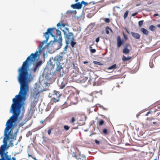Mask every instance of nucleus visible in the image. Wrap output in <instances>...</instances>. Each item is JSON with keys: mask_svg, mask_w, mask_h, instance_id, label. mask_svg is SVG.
Instances as JSON below:
<instances>
[{"mask_svg": "<svg viewBox=\"0 0 160 160\" xmlns=\"http://www.w3.org/2000/svg\"><path fill=\"white\" fill-rule=\"evenodd\" d=\"M49 65L52 67V68H54V65L53 64L52 62H50Z\"/></svg>", "mask_w": 160, "mask_h": 160, "instance_id": "obj_40", "label": "nucleus"}, {"mask_svg": "<svg viewBox=\"0 0 160 160\" xmlns=\"http://www.w3.org/2000/svg\"><path fill=\"white\" fill-rule=\"evenodd\" d=\"M104 21L106 23H109L110 22V19L109 18H105L104 19Z\"/></svg>", "mask_w": 160, "mask_h": 160, "instance_id": "obj_34", "label": "nucleus"}, {"mask_svg": "<svg viewBox=\"0 0 160 160\" xmlns=\"http://www.w3.org/2000/svg\"><path fill=\"white\" fill-rule=\"evenodd\" d=\"M128 46V44H126V47L124 48L123 50V52L124 53L127 54L128 53L130 52L129 50L127 48Z\"/></svg>", "mask_w": 160, "mask_h": 160, "instance_id": "obj_15", "label": "nucleus"}, {"mask_svg": "<svg viewBox=\"0 0 160 160\" xmlns=\"http://www.w3.org/2000/svg\"><path fill=\"white\" fill-rule=\"evenodd\" d=\"M10 145L12 146H13V143H12V142H10Z\"/></svg>", "mask_w": 160, "mask_h": 160, "instance_id": "obj_54", "label": "nucleus"}, {"mask_svg": "<svg viewBox=\"0 0 160 160\" xmlns=\"http://www.w3.org/2000/svg\"><path fill=\"white\" fill-rule=\"evenodd\" d=\"M7 146L2 145L0 148V155L1 158L0 160H16L15 157H11V155H8V152H5V151Z\"/></svg>", "mask_w": 160, "mask_h": 160, "instance_id": "obj_3", "label": "nucleus"}, {"mask_svg": "<svg viewBox=\"0 0 160 160\" xmlns=\"http://www.w3.org/2000/svg\"><path fill=\"white\" fill-rule=\"evenodd\" d=\"M81 3V5H82V4H83L85 5H86V4H88V3L86 2H85L84 1H82L81 2H80Z\"/></svg>", "mask_w": 160, "mask_h": 160, "instance_id": "obj_38", "label": "nucleus"}, {"mask_svg": "<svg viewBox=\"0 0 160 160\" xmlns=\"http://www.w3.org/2000/svg\"><path fill=\"white\" fill-rule=\"evenodd\" d=\"M54 42V41L52 42V41L51 42H49V43L48 44H50L51 43V42H52V43H53Z\"/></svg>", "mask_w": 160, "mask_h": 160, "instance_id": "obj_60", "label": "nucleus"}, {"mask_svg": "<svg viewBox=\"0 0 160 160\" xmlns=\"http://www.w3.org/2000/svg\"><path fill=\"white\" fill-rule=\"evenodd\" d=\"M57 67L55 70L56 72H60L61 69H62V67L60 63H56Z\"/></svg>", "mask_w": 160, "mask_h": 160, "instance_id": "obj_14", "label": "nucleus"}, {"mask_svg": "<svg viewBox=\"0 0 160 160\" xmlns=\"http://www.w3.org/2000/svg\"><path fill=\"white\" fill-rule=\"evenodd\" d=\"M141 31L143 32V33L146 35H147L148 33V31L146 29L143 28H142L141 29Z\"/></svg>", "mask_w": 160, "mask_h": 160, "instance_id": "obj_20", "label": "nucleus"}, {"mask_svg": "<svg viewBox=\"0 0 160 160\" xmlns=\"http://www.w3.org/2000/svg\"><path fill=\"white\" fill-rule=\"evenodd\" d=\"M55 29L54 28H48L46 32L44 34V36L46 40L43 41L40 43L39 46L40 48L38 51H36L35 53H32L30 56L27 58L25 61L23 63L21 67L18 70L19 73L18 77V81L20 84V93H22L24 95H27L29 90L28 81L29 79L28 69L30 64L34 62L38 56V53H41V48H42L44 43H46L49 38V34L52 37L54 36L52 32Z\"/></svg>", "mask_w": 160, "mask_h": 160, "instance_id": "obj_1", "label": "nucleus"}, {"mask_svg": "<svg viewBox=\"0 0 160 160\" xmlns=\"http://www.w3.org/2000/svg\"><path fill=\"white\" fill-rule=\"evenodd\" d=\"M101 91V90H99L98 91H95L96 93H98L100 92Z\"/></svg>", "mask_w": 160, "mask_h": 160, "instance_id": "obj_50", "label": "nucleus"}, {"mask_svg": "<svg viewBox=\"0 0 160 160\" xmlns=\"http://www.w3.org/2000/svg\"><path fill=\"white\" fill-rule=\"evenodd\" d=\"M143 20H141L138 22V25L139 27H141L143 24Z\"/></svg>", "mask_w": 160, "mask_h": 160, "instance_id": "obj_32", "label": "nucleus"}, {"mask_svg": "<svg viewBox=\"0 0 160 160\" xmlns=\"http://www.w3.org/2000/svg\"><path fill=\"white\" fill-rule=\"evenodd\" d=\"M56 31L57 37L58 39H57L56 40L55 38H54V41L56 42L57 43V44L58 45V47L56 49H58L61 48L62 45V38L61 36V32L58 29H56Z\"/></svg>", "mask_w": 160, "mask_h": 160, "instance_id": "obj_4", "label": "nucleus"}, {"mask_svg": "<svg viewBox=\"0 0 160 160\" xmlns=\"http://www.w3.org/2000/svg\"><path fill=\"white\" fill-rule=\"evenodd\" d=\"M131 34L132 37L135 38L137 39H139L140 38L141 36L138 33L131 32Z\"/></svg>", "mask_w": 160, "mask_h": 160, "instance_id": "obj_13", "label": "nucleus"}, {"mask_svg": "<svg viewBox=\"0 0 160 160\" xmlns=\"http://www.w3.org/2000/svg\"><path fill=\"white\" fill-rule=\"evenodd\" d=\"M151 112V111H148L147 112V113L145 114L146 116H148L149 114H150Z\"/></svg>", "mask_w": 160, "mask_h": 160, "instance_id": "obj_46", "label": "nucleus"}, {"mask_svg": "<svg viewBox=\"0 0 160 160\" xmlns=\"http://www.w3.org/2000/svg\"><path fill=\"white\" fill-rule=\"evenodd\" d=\"M158 16V13H155L153 15V17H155Z\"/></svg>", "mask_w": 160, "mask_h": 160, "instance_id": "obj_49", "label": "nucleus"}, {"mask_svg": "<svg viewBox=\"0 0 160 160\" xmlns=\"http://www.w3.org/2000/svg\"><path fill=\"white\" fill-rule=\"evenodd\" d=\"M98 107H99L100 108H102L104 110H107V108H104L103 106L102 105H101L99 104H98Z\"/></svg>", "mask_w": 160, "mask_h": 160, "instance_id": "obj_36", "label": "nucleus"}, {"mask_svg": "<svg viewBox=\"0 0 160 160\" xmlns=\"http://www.w3.org/2000/svg\"><path fill=\"white\" fill-rule=\"evenodd\" d=\"M117 8H120V7H118Z\"/></svg>", "mask_w": 160, "mask_h": 160, "instance_id": "obj_63", "label": "nucleus"}, {"mask_svg": "<svg viewBox=\"0 0 160 160\" xmlns=\"http://www.w3.org/2000/svg\"><path fill=\"white\" fill-rule=\"evenodd\" d=\"M28 156L29 157H31L32 158V157H33L32 155H30L29 154H28Z\"/></svg>", "mask_w": 160, "mask_h": 160, "instance_id": "obj_51", "label": "nucleus"}, {"mask_svg": "<svg viewBox=\"0 0 160 160\" xmlns=\"http://www.w3.org/2000/svg\"><path fill=\"white\" fill-rule=\"evenodd\" d=\"M65 87V85H61L60 86V89H63V88Z\"/></svg>", "mask_w": 160, "mask_h": 160, "instance_id": "obj_42", "label": "nucleus"}, {"mask_svg": "<svg viewBox=\"0 0 160 160\" xmlns=\"http://www.w3.org/2000/svg\"><path fill=\"white\" fill-rule=\"evenodd\" d=\"M64 34L66 44H68L70 41L74 39L73 34L72 32H68V34H66V32H64Z\"/></svg>", "mask_w": 160, "mask_h": 160, "instance_id": "obj_5", "label": "nucleus"}, {"mask_svg": "<svg viewBox=\"0 0 160 160\" xmlns=\"http://www.w3.org/2000/svg\"><path fill=\"white\" fill-rule=\"evenodd\" d=\"M88 78L86 77H83L81 78L80 82L81 83L85 82L88 79Z\"/></svg>", "mask_w": 160, "mask_h": 160, "instance_id": "obj_18", "label": "nucleus"}, {"mask_svg": "<svg viewBox=\"0 0 160 160\" xmlns=\"http://www.w3.org/2000/svg\"><path fill=\"white\" fill-rule=\"evenodd\" d=\"M149 29L151 31H154L156 30V27L153 25H150L149 27Z\"/></svg>", "mask_w": 160, "mask_h": 160, "instance_id": "obj_21", "label": "nucleus"}, {"mask_svg": "<svg viewBox=\"0 0 160 160\" xmlns=\"http://www.w3.org/2000/svg\"><path fill=\"white\" fill-rule=\"evenodd\" d=\"M72 157L75 158L77 160H86V157L83 154H81L79 153L78 155H77L76 153L74 152L71 153Z\"/></svg>", "mask_w": 160, "mask_h": 160, "instance_id": "obj_6", "label": "nucleus"}, {"mask_svg": "<svg viewBox=\"0 0 160 160\" xmlns=\"http://www.w3.org/2000/svg\"><path fill=\"white\" fill-rule=\"evenodd\" d=\"M152 123L153 124H157V123L156 122H153Z\"/></svg>", "mask_w": 160, "mask_h": 160, "instance_id": "obj_58", "label": "nucleus"}, {"mask_svg": "<svg viewBox=\"0 0 160 160\" xmlns=\"http://www.w3.org/2000/svg\"><path fill=\"white\" fill-rule=\"evenodd\" d=\"M63 21L62 20H61L60 21V22H58L57 25V26L58 27H60V26H62L63 27H64L66 24L63 22Z\"/></svg>", "mask_w": 160, "mask_h": 160, "instance_id": "obj_17", "label": "nucleus"}, {"mask_svg": "<svg viewBox=\"0 0 160 160\" xmlns=\"http://www.w3.org/2000/svg\"><path fill=\"white\" fill-rule=\"evenodd\" d=\"M95 142L96 143V144H98V145L99 144H100V142L99 141H98L97 140V139H95Z\"/></svg>", "mask_w": 160, "mask_h": 160, "instance_id": "obj_41", "label": "nucleus"}, {"mask_svg": "<svg viewBox=\"0 0 160 160\" xmlns=\"http://www.w3.org/2000/svg\"><path fill=\"white\" fill-rule=\"evenodd\" d=\"M117 67L116 64H114L112 65L111 66H110V67L108 68H106V69L107 70H114L117 68Z\"/></svg>", "mask_w": 160, "mask_h": 160, "instance_id": "obj_16", "label": "nucleus"}, {"mask_svg": "<svg viewBox=\"0 0 160 160\" xmlns=\"http://www.w3.org/2000/svg\"><path fill=\"white\" fill-rule=\"evenodd\" d=\"M24 123H23V122H22L19 123V125L20 126H22L23 125H24Z\"/></svg>", "mask_w": 160, "mask_h": 160, "instance_id": "obj_45", "label": "nucleus"}, {"mask_svg": "<svg viewBox=\"0 0 160 160\" xmlns=\"http://www.w3.org/2000/svg\"><path fill=\"white\" fill-rule=\"evenodd\" d=\"M78 1V0H75V2H77Z\"/></svg>", "mask_w": 160, "mask_h": 160, "instance_id": "obj_61", "label": "nucleus"}, {"mask_svg": "<svg viewBox=\"0 0 160 160\" xmlns=\"http://www.w3.org/2000/svg\"><path fill=\"white\" fill-rule=\"evenodd\" d=\"M43 141L45 142H47L49 140L48 138L47 137H43Z\"/></svg>", "mask_w": 160, "mask_h": 160, "instance_id": "obj_37", "label": "nucleus"}, {"mask_svg": "<svg viewBox=\"0 0 160 160\" xmlns=\"http://www.w3.org/2000/svg\"><path fill=\"white\" fill-rule=\"evenodd\" d=\"M26 96L21 93H20L19 92V94L12 99L10 112L13 113V115L7 121L4 131L3 142L4 143L3 145L5 146H7L8 140L16 139V134L18 130L15 132L16 135H13L11 131L14 128L13 123L17 122L20 114L21 108L23 105V101L25 100Z\"/></svg>", "mask_w": 160, "mask_h": 160, "instance_id": "obj_2", "label": "nucleus"}, {"mask_svg": "<svg viewBox=\"0 0 160 160\" xmlns=\"http://www.w3.org/2000/svg\"><path fill=\"white\" fill-rule=\"evenodd\" d=\"M68 44H67V45H66V46L64 47V51H66L67 49V48L68 47Z\"/></svg>", "mask_w": 160, "mask_h": 160, "instance_id": "obj_47", "label": "nucleus"}, {"mask_svg": "<svg viewBox=\"0 0 160 160\" xmlns=\"http://www.w3.org/2000/svg\"><path fill=\"white\" fill-rule=\"evenodd\" d=\"M45 121V120H44L43 121L42 120L41 121H40V123H42V124L43 123V122H44V121Z\"/></svg>", "mask_w": 160, "mask_h": 160, "instance_id": "obj_53", "label": "nucleus"}, {"mask_svg": "<svg viewBox=\"0 0 160 160\" xmlns=\"http://www.w3.org/2000/svg\"><path fill=\"white\" fill-rule=\"evenodd\" d=\"M153 160H157V159L156 158V159H154Z\"/></svg>", "mask_w": 160, "mask_h": 160, "instance_id": "obj_64", "label": "nucleus"}, {"mask_svg": "<svg viewBox=\"0 0 160 160\" xmlns=\"http://www.w3.org/2000/svg\"><path fill=\"white\" fill-rule=\"evenodd\" d=\"M90 48H91L90 51L92 53H95L96 52V50L95 49H92L91 46L90 47Z\"/></svg>", "mask_w": 160, "mask_h": 160, "instance_id": "obj_27", "label": "nucleus"}, {"mask_svg": "<svg viewBox=\"0 0 160 160\" xmlns=\"http://www.w3.org/2000/svg\"><path fill=\"white\" fill-rule=\"evenodd\" d=\"M66 30H67V31H69V29H68V28H66Z\"/></svg>", "mask_w": 160, "mask_h": 160, "instance_id": "obj_59", "label": "nucleus"}, {"mask_svg": "<svg viewBox=\"0 0 160 160\" xmlns=\"http://www.w3.org/2000/svg\"><path fill=\"white\" fill-rule=\"evenodd\" d=\"M138 13V12H135L134 13H133L132 14V16L133 17H134V16H136V15H137Z\"/></svg>", "mask_w": 160, "mask_h": 160, "instance_id": "obj_44", "label": "nucleus"}, {"mask_svg": "<svg viewBox=\"0 0 160 160\" xmlns=\"http://www.w3.org/2000/svg\"><path fill=\"white\" fill-rule=\"evenodd\" d=\"M72 87L71 86H68L66 87L64 89V92L66 94H69L71 93L72 92Z\"/></svg>", "mask_w": 160, "mask_h": 160, "instance_id": "obj_11", "label": "nucleus"}, {"mask_svg": "<svg viewBox=\"0 0 160 160\" xmlns=\"http://www.w3.org/2000/svg\"><path fill=\"white\" fill-rule=\"evenodd\" d=\"M73 149V148L71 149V152H72V150Z\"/></svg>", "mask_w": 160, "mask_h": 160, "instance_id": "obj_62", "label": "nucleus"}, {"mask_svg": "<svg viewBox=\"0 0 160 160\" xmlns=\"http://www.w3.org/2000/svg\"><path fill=\"white\" fill-rule=\"evenodd\" d=\"M32 158L33 159H34L35 160H37V159H36V158L35 157H33Z\"/></svg>", "mask_w": 160, "mask_h": 160, "instance_id": "obj_56", "label": "nucleus"}, {"mask_svg": "<svg viewBox=\"0 0 160 160\" xmlns=\"http://www.w3.org/2000/svg\"><path fill=\"white\" fill-rule=\"evenodd\" d=\"M108 29L110 30L111 31H112V29L108 27H107L106 28V34H109V31H108Z\"/></svg>", "mask_w": 160, "mask_h": 160, "instance_id": "obj_25", "label": "nucleus"}, {"mask_svg": "<svg viewBox=\"0 0 160 160\" xmlns=\"http://www.w3.org/2000/svg\"><path fill=\"white\" fill-rule=\"evenodd\" d=\"M42 64V61H40L38 62L36 65L35 67H36L38 68Z\"/></svg>", "mask_w": 160, "mask_h": 160, "instance_id": "obj_22", "label": "nucleus"}, {"mask_svg": "<svg viewBox=\"0 0 160 160\" xmlns=\"http://www.w3.org/2000/svg\"><path fill=\"white\" fill-rule=\"evenodd\" d=\"M131 58H132L131 57H126L123 55L122 57V60L123 61H127L130 60Z\"/></svg>", "mask_w": 160, "mask_h": 160, "instance_id": "obj_19", "label": "nucleus"}, {"mask_svg": "<svg viewBox=\"0 0 160 160\" xmlns=\"http://www.w3.org/2000/svg\"><path fill=\"white\" fill-rule=\"evenodd\" d=\"M93 63L96 65H102V64L100 62H97V61H93Z\"/></svg>", "mask_w": 160, "mask_h": 160, "instance_id": "obj_30", "label": "nucleus"}, {"mask_svg": "<svg viewBox=\"0 0 160 160\" xmlns=\"http://www.w3.org/2000/svg\"><path fill=\"white\" fill-rule=\"evenodd\" d=\"M75 118L74 117H72L71 121H70L71 123H73L75 121Z\"/></svg>", "mask_w": 160, "mask_h": 160, "instance_id": "obj_39", "label": "nucleus"}, {"mask_svg": "<svg viewBox=\"0 0 160 160\" xmlns=\"http://www.w3.org/2000/svg\"><path fill=\"white\" fill-rule=\"evenodd\" d=\"M117 47L118 48H119L120 46L123 44V40H121V38L119 36H118L117 37Z\"/></svg>", "mask_w": 160, "mask_h": 160, "instance_id": "obj_12", "label": "nucleus"}, {"mask_svg": "<svg viewBox=\"0 0 160 160\" xmlns=\"http://www.w3.org/2000/svg\"><path fill=\"white\" fill-rule=\"evenodd\" d=\"M71 6L73 9H79L82 8V5H81L80 2H78L75 4H72Z\"/></svg>", "mask_w": 160, "mask_h": 160, "instance_id": "obj_10", "label": "nucleus"}, {"mask_svg": "<svg viewBox=\"0 0 160 160\" xmlns=\"http://www.w3.org/2000/svg\"><path fill=\"white\" fill-rule=\"evenodd\" d=\"M157 26L158 28H160V24L157 25Z\"/></svg>", "mask_w": 160, "mask_h": 160, "instance_id": "obj_52", "label": "nucleus"}, {"mask_svg": "<svg viewBox=\"0 0 160 160\" xmlns=\"http://www.w3.org/2000/svg\"><path fill=\"white\" fill-rule=\"evenodd\" d=\"M99 40V37L97 38L96 39V42H98Z\"/></svg>", "mask_w": 160, "mask_h": 160, "instance_id": "obj_48", "label": "nucleus"}, {"mask_svg": "<svg viewBox=\"0 0 160 160\" xmlns=\"http://www.w3.org/2000/svg\"><path fill=\"white\" fill-rule=\"evenodd\" d=\"M64 129L66 131H68L70 128V127L68 125H65L64 126Z\"/></svg>", "mask_w": 160, "mask_h": 160, "instance_id": "obj_31", "label": "nucleus"}, {"mask_svg": "<svg viewBox=\"0 0 160 160\" xmlns=\"http://www.w3.org/2000/svg\"><path fill=\"white\" fill-rule=\"evenodd\" d=\"M73 40H72L71 41V45L72 48H73L75 46V45L76 44V42H73L72 41Z\"/></svg>", "mask_w": 160, "mask_h": 160, "instance_id": "obj_29", "label": "nucleus"}, {"mask_svg": "<svg viewBox=\"0 0 160 160\" xmlns=\"http://www.w3.org/2000/svg\"><path fill=\"white\" fill-rule=\"evenodd\" d=\"M123 36L124 37V38L125 40H127L128 39V38L127 37V36L125 35L124 33H123Z\"/></svg>", "mask_w": 160, "mask_h": 160, "instance_id": "obj_43", "label": "nucleus"}, {"mask_svg": "<svg viewBox=\"0 0 160 160\" xmlns=\"http://www.w3.org/2000/svg\"><path fill=\"white\" fill-rule=\"evenodd\" d=\"M53 92L54 94L53 95V98L52 99L51 101L56 102L59 101L60 95L59 92L56 91H54Z\"/></svg>", "mask_w": 160, "mask_h": 160, "instance_id": "obj_7", "label": "nucleus"}, {"mask_svg": "<svg viewBox=\"0 0 160 160\" xmlns=\"http://www.w3.org/2000/svg\"><path fill=\"white\" fill-rule=\"evenodd\" d=\"M38 68L35 66V67L34 68L32 69L31 70L33 72L35 73L36 72V71H37Z\"/></svg>", "mask_w": 160, "mask_h": 160, "instance_id": "obj_33", "label": "nucleus"}, {"mask_svg": "<svg viewBox=\"0 0 160 160\" xmlns=\"http://www.w3.org/2000/svg\"><path fill=\"white\" fill-rule=\"evenodd\" d=\"M53 128L51 127H50L48 128V135H50L51 133V131L53 129Z\"/></svg>", "mask_w": 160, "mask_h": 160, "instance_id": "obj_26", "label": "nucleus"}, {"mask_svg": "<svg viewBox=\"0 0 160 160\" xmlns=\"http://www.w3.org/2000/svg\"><path fill=\"white\" fill-rule=\"evenodd\" d=\"M63 57L60 55H58L56 56L54 58V61L56 63H60V62L62 61Z\"/></svg>", "mask_w": 160, "mask_h": 160, "instance_id": "obj_9", "label": "nucleus"}, {"mask_svg": "<svg viewBox=\"0 0 160 160\" xmlns=\"http://www.w3.org/2000/svg\"><path fill=\"white\" fill-rule=\"evenodd\" d=\"M88 63V62L87 61H85L83 62L84 64H86V63Z\"/></svg>", "mask_w": 160, "mask_h": 160, "instance_id": "obj_57", "label": "nucleus"}, {"mask_svg": "<svg viewBox=\"0 0 160 160\" xmlns=\"http://www.w3.org/2000/svg\"><path fill=\"white\" fill-rule=\"evenodd\" d=\"M100 85V84L98 83H96V82H93V86H99Z\"/></svg>", "mask_w": 160, "mask_h": 160, "instance_id": "obj_35", "label": "nucleus"}, {"mask_svg": "<svg viewBox=\"0 0 160 160\" xmlns=\"http://www.w3.org/2000/svg\"><path fill=\"white\" fill-rule=\"evenodd\" d=\"M128 12L129 11L128 10H127L125 12L123 15V18L124 19H125L127 18Z\"/></svg>", "mask_w": 160, "mask_h": 160, "instance_id": "obj_24", "label": "nucleus"}, {"mask_svg": "<svg viewBox=\"0 0 160 160\" xmlns=\"http://www.w3.org/2000/svg\"><path fill=\"white\" fill-rule=\"evenodd\" d=\"M125 29L126 30V31L128 33V34H129V31H128V30L126 28H125Z\"/></svg>", "mask_w": 160, "mask_h": 160, "instance_id": "obj_55", "label": "nucleus"}, {"mask_svg": "<svg viewBox=\"0 0 160 160\" xmlns=\"http://www.w3.org/2000/svg\"><path fill=\"white\" fill-rule=\"evenodd\" d=\"M104 124V121L103 120H101L99 122V126H102Z\"/></svg>", "mask_w": 160, "mask_h": 160, "instance_id": "obj_28", "label": "nucleus"}, {"mask_svg": "<svg viewBox=\"0 0 160 160\" xmlns=\"http://www.w3.org/2000/svg\"><path fill=\"white\" fill-rule=\"evenodd\" d=\"M40 91L35 89H34L33 91L31 93V95L34 98V99H36L40 97Z\"/></svg>", "mask_w": 160, "mask_h": 160, "instance_id": "obj_8", "label": "nucleus"}, {"mask_svg": "<svg viewBox=\"0 0 160 160\" xmlns=\"http://www.w3.org/2000/svg\"><path fill=\"white\" fill-rule=\"evenodd\" d=\"M102 132V134H104L105 135H107L108 134V130L106 128L104 129L103 130Z\"/></svg>", "mask_w": 160, "mask_h": 160, "instance_id": "obj_23", "label": "nucleus"}]
</instances>
